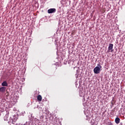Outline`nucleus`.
Wrapping results in <instances>:
<instances>
[{"label": "nucleus", "mask_w": 125, "mask_h": 125, "mask_svg": "<svg viewBox=\"0 0 125 125\" xmlns=\"http://www.w3.org/2000/svg\"><path fill=\"white\" fill-rule=\"evenodd\" d=\"M97 66L94 69V72L95 74H99L100 73V69L102 68V66L100 64H97Z\"/></svg>", "instance_id": "1"}, {"label": "nucleus", "mask_w": 125, "mask_h": 125, "mask_svg": "<svg viewBox=\"0 0 125 125\" xmlns=\"http://www.w3.org/2000/svg\"><path fill=\"white\" fill-rule=\"evenodd\" d=\"M113 46L114 45L112 43H110L108 48L107 53L109 52H113Z\"/></svg>", "instance_id": "2"}, {"label": "nucleus", "mask_w": 125, "mask_h": 125, "mask_svg": "<svg viewBox=\"0 0 125 125\" xmlns=\"http://www.w3.org/2000/svg\"><path fill=\"white\" fill-rule=\"evenodd\" d=\"M48 13L51 14V13H55L56 12V9L55 8H50L47 10Z\"/></svg>", "instance_id": "3"}, {"label": "nucleus", "mask_w": 125, "mask_h": 125, "mask_svg": "<svg viewBox=\"0 0 125 125\" xmlns=\"http://www.w3.org/2000/svg\"><path fill=\"white\" fill-rule=\"evenodd\" d=\"M6 88L5 87H1L0 88V92H4Z\"/></svg>", "instance_id": "4"}, {"label": "nucleus", "mask_w": 125, "mask_h": 125, "mask_svg": "<svg viewBox=\"0 0 125 125\" xmlns=\"http://www.w3.org/2000/svg\"><path fill=\"white\" fill-rule=\"evenodd\" d=\"M2 86H7L8 85V84H7V82L6 81H4L1 83Z\"/></svg>", "instance_id": "5"}, {"label": "nucleus", "mask_w": 125, "mask_h": 125, "mask_svg": "<svg viewBox=\"0 0 125 125\" xmlns=\"http://www.w3.org/2000/svg\"><path fill=\"white\" fill-rule=\"evenodd\" d=\"M37 99L39 102H41L42 101V96L39 95L37 96Z\"/></svg>", "instance_id": "6"}, {"label": "nucleus", "mask_w": 125, "mask_h": 125, "mask_svg": "<svg viewBox=\"0 0 125 125\" xmlns=\"http://www.w3.org/2000/svg\"><path fill=\"white\" fill-rule=\"evenodd\" d=\"M121 121V119H120L118 117H117L115 119V123L116 124H120V121Z\"/></svg>", "instance_id": "7"}, {"label": "nucleus", "mask_w": 125, "mask_h": 125, "mask_svg": "<svg viewBox=\"0 0 125 125\" xmlns=\"http://www.w3.org/2000/svg\"><path fill=\"white\" fill-rule=\"evenodd\" d=\"M18 118H17L16 116H14L12 120L14 122H16L17 120H18Z\"/></svg>", "instance_id": "8"}, {"label": "nucleus", "mask_w": 125, "mask_h": 125, "mask_svg": "<svg viewBox=\"0 0 125 125\" xmlns=\"http://www.w3.org/2000/svg\"><path fill=\"white\" fill-rule=\"evenodd\" d=\"M8 117V115L7 114L5 115V117H4V121H7Z\"/></svg>", "instance_id": "9"}, {"label": "nucleus", "mask_w": 125, "mask_h": 125, "mask_svg": "<svg viewBox=\"0 0 125 125\" xmlns=\"http://www.w3.org/2000/svg\"><path fill=\"white\" fill-rule=\"evenodd\" d=\"M15 122H14V121L13 120L12 124H13V125H14Z\"/></svg>", "instance_id": "10"}, {"label": "nucleus", "mask_w": 125, "mask_h": 125, "mask_svg": "<svg viewBox=\"0 0 125 125\" xmlns=\"http://www.w3.org/2000/svg\"><path fill=\"white\" fill-rule=\"evenodd\" d=\"M108 125H112V123H110L108 124Z\"/></svg>", "instance_id": "11"}]
</instances>
